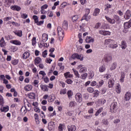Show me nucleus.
<instances>
[{"label":"nucleus","mask_w":131,"mask_h":131,"mask_svg":"<svg viewBox=\"0 0 131 131\" xmlns=\"http://www.w3.org/2000/svg\"><path fill=\"white\" fill-rule=\"evenodd\" d=\"M108 88H113L114 86V80L113 79L110 80L108 81Z\"/></svg>","instance_id":"nucleus-23"},{"label":"nucleus","mask_w":131,"mask_h":131,"mask_svg":"<svg viewBox=\"0 0 131 131\" xmlns=\"http://www.w3.org/2000/svg\"><path fill=\"white\" fill-rule=\"evenodd\" d=\"M18 63H19V60H18V59H15L11 61V63L13 65H17L18 64Z\"/></svg>","instance_id":"nucleus-39"},{"label":"nucleus","mask_w":131,"mask_h":131,"mask_svg":"<svg viewBox=\"0 0 131 131\" xmlns=\"http://www.w3.org/2000/svg\"><path fill=\"white\" fill-rule=\"evenodd\" d=\"M75 99L76 102L78 103H80L82 101V95L80 93H77L75 95Z\"/></svg>","instance_id":"nucleus-4"},{"label":"nucleus","mask_w":131,"mask_h":131,"mask_svg":"<svg viewBox=\"0 0 131 131\" xmlns=\"http://www.w3.org/2000/svg\"><path fill=\"white\" fill-rule=\"evenodd\" d=\"M74 112L73 111H69L67 113V115H69V116H72Z\"/></svg>","instance_id":"nucleus-56"},{"label":"nucleus","mask_w":131,"mask_h":131,"mask_svg":"<svg viewBox=\"0 0 131 131\" xmlns=\"http://www.w3.org/2000/svg\"><path fill=\"white\" fill-rule=\"evenodd\" d=\"M100 13V9L96 8L93 12V16H98Z\"/></svg>","instance_id":"nucleus-24"},{"label":"nucleus","mask_w":131,"mask_h":131,"mask_svg":"<svg viewBox=\"0 0 131 131\" xmlns=\"http://www.w3.org/2000/svg\"><path fill=\"white\" fill-rule=\"evenodd\" d=\"M67 95H68V98H70L72 96V92H71V91H68Z\"/></svg>","instance_id":"nucleus-50"},{"label":"nucleus","mask_w":131,"mask_h":131,"mask_svg":"<svg viewBox=\"0 0 131 131\" xmlns=\"http://www.w3.org/2000/svg\"><path fill=\"white\" fill-rule=\"evenodd\" d=\"M111 112L112 113H116V111L118 109V107L117 106V102H113L110 106Z\"/></svg>","instance_id":"nucleus-2"},{"label":"nucleus","mask_w":131,"mask_h":131,"mask_svg":"<svg viewBox=\"0 0 131 131\" xmlns=\"http://www.w3.org/2000/svg\"><path fill=\"white\" fill-rule=\"evenodd\" d=\"M37 25H38L39 26H40V25H41V24H43V20H41L40 21H38V20L37 21V23H36Z\"/></svg>","instance_id":"nucleus-59"},{"label":"nucleus","mask_w":131,"mask_h":131,"mask_svg":"<svg viewBox=\"0 0 131 131\" xmlns=\"http://www.w3.org/2000/svg\"><path fill=\"white\" fill-rule=\"evenodd\" d=\"M33 19L34 20L35 23H37V21H38V17L37 15H33Z\"/></svg>","instance_id":"nucleus-45"},{"label":"nucleus","mask_w":131,"mask_h":131,"mask_svg":"<svg viewBox=\"0 0 131 131\" xmlns=\"http://www.w3.org/2000/svg\"><path fill=\"white\" fill-rule=\"evenodd\" d=\"M78 55V54H77V53L73 54L72 55L71 57L70 58V60H71L72 59H77Z\"/></svg>","instance_id":"nucleus-40"},{"label":"nucleus","mask_w":131,"mask_h":131,"mask_svg":"<svg viewBox=\"0 0 131 131\" xmlns=\"http://www.w3.org/2000/svg\"><path fill=\"white\" fill-rule=\"evenodd\" d=\"M102 122L103 124H105V125H108V121L104 119L102 120Z\"/></svg>","instance_id":"nucleus-58"},{"label":"nucleus","mask_w":131,"mask_h":131,"mask_svg":"<svg viewBox=\"0 0 131 131\" xmlns=\"http://www.w3.org/2000/svg\"><path fill=\"white\" fill-rule=\"evenodd\" d=\"M125 77V74L124 72H122L121 74V78L120 79V81L121 82H123L124 81V78Z\"/></svg>","instance_id":"nucleus-20"},{"label":"nucleus","mask_w":131,"mask_h":131,"mask_svg":"<svg viewBox=\"0 0 131 131\" xmlns=\"http://www.w3.org/2000/svg\"><path fill=\"white\" fill-rule=\"evenodd\" d=\"M80 73H83V72H85L86 71V68L83 67L80 69Z\"/></svg>","instance_id":"nucleus-43"},{"label":"nucleus","mask_w":131,"mask_h":131,"mask_svg":"<svg viewBox=\"0 0 131 131\" xmlns=\"http://www.w3.org/2000/svg\"><path fill=\"white\" fill-rule=\"evenodd\" d=\"M40 88L43 92H48L49 89H48V86L47 85H40Z\"/></svg>","instance_id":"nucleus-21"},{"label":"nucleus","mask_w":131,"mask_h":131,"mask_svg":"<svg viewBox=\"0 0 131 131\" xmlns=\"http://www.w3.org/2000/svg\"><path fill=\"white\" fill-rule=\"evenodd\" d=\"M2 112H8L9 111V106L4 107L3 109H1Z\"/></svg>","instance_id":"nucleus-34"},{"label":"nucleus","mask_w":131,"mask_h":131,"mask_svg":"<svg viewBox=\"0 0 131 131\" xmlns=\"http://www.w3.org/2000/svg\"><path fill=\"white\" fill-rule=\"evenodd\" d=\"M112 7V5L110 4L106 5L105 10H108V9H111V8Z\"/></svg>","instance_id":"nucleus-54"},{"label":"nucleus","mask_w":131,"mask_h":131,"mask_svg":"<svg viewBox=\"0 0 131 131\" xmlns=\"http://www.w3.org/2000/svg\"><path fill=\"white\" fill-rule=\"evenodd\" d=\"M79 18V16L78 15H74L72 18V20L73 22H75L78 18Z\"/></svg>","instance_id":"nucleus-35"},{"label":"nucleus","mask_w":131,"mask_h":131,"mask_svg":"<svg viewBox=\"0 0 131 131\" xmlns=\"http://www.w3.org/2000/svg\"><path fill=\"white\" fill-rule=\"evenodd\" d=\"M0 46L2 47L5 46V39H4V38H2L0 40Z\"/></svg>","instance_id":"nucleus-36"},{"label":"nucleus","mask_w":131,"mask_h":131,"mask_svg":"<svg viewBox=\"0 0 131 131\" xmlns=\"http://www.w3.org/2000/svg\"><path fill=\"white\" fill-rule=\"evenodd\" d=\"M29 56H30V53L28 52H25L23 55V59H27L28 58H29Z\"/></svg>","instance_id":"nucleus-18"},{"label":"nucleus","mask_w":131,"mask_h":131,"mask_svg":"<svg viewBox=\"0 0 131 131\" xmlns=\"http://www.w3.org/2000/svg\"><path fill=\"white\" fill-rule=\"evenodd\" d=\"M39 74L42 75V76H46L47 75V74H46V72L43 71H41L39 72Z\"/></svg>","instance_id":"nucleus-51"},{"label":"nucleus","mask_w":131,"mask_h":131,"mask_svg":"<svg viewBox=\"0 0 131 131\" xmlns=\"http://www.w3.org/2000/svg\"><path fill=\"white\" fill-rule=\"evenodd\" d=\"M59 131H63V127H62V124H60L58 127Z\"/></svg>","instance_id":"nucleus-63"},{"label":"nucleus","mask_w":131,"mask_h":131,"mask_svg":"<svg viewBox=\"0 0 131 131\" xmlns=\"http://www.w3.org/2000/svg\"><path fill=\"white\" fill-rule=\"evenodd\" d=\"M66 93H67V90L66 89H62L60 92V95H66Z\"/></svg>","instance_id":"nucleus-44"},{"label":"nucleus","mask_w":131,"mask_h":131,"mask_svg":"<svg viewBox=\"0 0 131 131\" xmlns=\"http://www.w3.org/2000/svg\"><path fill=\"white\" fill-rule=\"evenodd\" d=\"M102 111H103V107L99 108V110L95 113V116H98V115H99V114H100Z\"/></svg>","instance_id":"nucleus-29"},{"label":"nucleus","mask_w":131,"mask_h":131,"mask_svg":"<svg viewBox=\"0 0 131 131\" xmlns=\"http://www.w3.org/2000/svg\"><path fill=\"white\" fill-rule=\"evenodd\" d=\"M130 27H131V18L128 21V22H126L124 24V28L125 29H128V28H130Z\"/></svg>","instance_id":"nucleus-7"},{"label":"nucleus","mask_w":131,"mask_h":131,"mask_svg":"<svg viewBox=\"0 0 131 131\" xmlns=\"http://www.w3.org/2000/svg\"><path fill=\"white\" fill-rule=\"evenodd\" d=\"M48 129L50 131H54V129H55V125H52V124H49Z\"/></svg>","instance_id":"nucleus-27"},{"label":"nucleus","mask_w":131,"mask_h":131,"mask_svg":"<svg viewBox=\"0 0 131 131\" xmlns=\"http://www.w3.org/2000/svg\"><path fill=\"white\" fill-rule=\"evenodd\" d=\"M77 59L78 60H80V61H83V55L81 54H78V55L77 56Z\"/></svg>","instance_id":"nucleus-30"},{"label":"nucleus","mask_w":131,"mask_h":131,"mask_svg":"<svg viewBox=\"0 0 131 131\" xmlns=\"http://www.w3.org/2000/svg\"><path fill=\"white\" fill-rule=\"evenodd\" d=\"M48 5L45 4L41 7V9L45 10L46 9H48Z\"/></svg>","instance_id":"nucleus-60"},{"label":"nucleus","mask_w":131,"mask_h":131,"mask_svg":"<svg viewBox=\"0 0 131 131\" xmlns=\"http://www.w3.org/2000/svg\"><path fill=\"white\" fill-rule=\"evenodd\" d=\"M130 97H131V93L129 92H127L124 96V99L125 101H128L130 100Z\"/></svg>","instance_id":"nucleus-10"},{"label":"nucleus","mask_w":131,"mask_h":131,"mask_svg":"<svg viewBox=\"0 0 131 131\" xmlns=\"http://www.w3.org/2000/svg\"><path fill=\"white\" fill-rule=\"evenodd\" d=\"M111 34V33L108 31H104L103 35L106 36V35H110Z\"/></svg>","instance_id":"nucleus-53"},{"label":"nucleus","mask_w":131,"mask_h":131,"mask_svg":"<svg viewBox=\"0 0 131 131\" xmlns=\"http://www.w3.org/2000/svg\"><path fill=\"white\" fill-rule=\"evenodd\" d=\"M10 8L11 10H13V11H17V12L21 10V7L18 5L11 6Z\"/></svg>","instance_id":"nucleus-6"},{"label":"nucleus","mask_w":131,"mask_h":131,"mask_svg":"<svg viewBox=\"0 0 131 131\" xmlns=\"http://www.w3.org/2000/svg\"><path fill=\"white\" fill-rule=\"evenodd\" d=\"M48 52L47 50H45L44 52L42 53V56L43 58H46L47 57V55H48Z\"/></svg>","instance_id":"nucleus-49"},{"label":"nucleus","mask_w":131,"mask_h":131,"mask_svg":"<svg viewBox=\"0 0 131 131\" xmlns=\"http://www.w3.org/2000/svg\"><path fill=\"white\" fill-rule=\"evenodd\" d=\"M20 111L24 114H26V113H27V109L26 108V106H25V108L21 107Z\"/></svg>","instance_id":"nucleus-31"},{"label":"nucleus","mask_w":131,"mask_h":131,"mask_svg":"<svg viewBox=\"0 0 131 131\" xmlns=\"http://www.w3.org/2000/svg\"><path fill=\"white\" fill-rule=\"evenodd\" d=\"M29 99H32V100H34L35 99V93H30L28 95Z\"/></svg>","instance_id":"nucleus-19"},{"label":"nucleus","mask_w":131,"mask_h":131,"mask_svg":"<svg viewBox=\"0 0 131 131\" xmlns=\"http://www.w3.org/2000/svg\"><path fill=\"white\" fill-rule=\"evenodd\" d=\"M131 14H130V11L129 10H127L126 11L125 15L124 16L125 19H129L130 18Z\"/></svg>","instance_id":"nucleus-14"},{"label":"nucleus","mask_w":131,"mask_h":131,"mask_svg":"<svg viewBox=\"0 0 131 131\" xmlns=\"http://www.w3.org/2000/svg\"><path fill=\"white\" fill-rule=\"evenodd\" d=\"M104 60L105 62H107V63L108 62H110L112 61V56H111V54H105L104 55Z\"/></svg>","instance_id":"nucleus-5"},{"label":"nucleus","mask_w":131,"mask_h":131,"mask_svg":"<svg viewBox=\"0 0 131 131\" xmlns=\"http://www.w3.org/2000/svg\"><path fill=\"white\" fill-rule=\"evenodd\" d=\"M87 91L88 92H89V93H94V92L95 91V90H94V88L92 87H89L87 89Z\"/></svg>","instance_id":"nucleus-38"},{"label":"nucleus","mask_w":131,"mask_h":131,"mask_svg":"<svg viewBox=\"0 0 131 131\" xmlns=\"http://www.w3.org/2000/svg\"><path fill=\"white\" fill-rule=\"evenodd\" d=\"M76 102L75 101H72L69 103V107H74L75 106Z\"/></svg>","instance_id":"nucleus-37"},{"label":"nucleus","mask_w":131,"mask_h":131,"mask_svg":"<svg viewBox=\"0 0 131 131\" xmlns=\"http://www.w3.org/2000/svg\"><path fill=\"white\" fill-rule=\"evenodd\" d=\"M106 70L105 66H102L99 68V72H104Z\"/></svg>","instance_id":"nucleus-32"},{"label":"nucleus","mask_w":131,"mask_h":131,"mask_svg":"<svg viewBox=\"0 0 131 131\" xmlns=\"http://www.w3.org/2000/svg\"><path fill=\"white\" fill-rule=\"evenodd\" d=\"M42 47H46V43H40L39 45V47L41 49V48H42Z\"/></svg>","instance_id":"nucleus-61"},{"label":"nucleus","mask_w":131,"mask_h":131,"mask_svg":"<svg viewBox=\"0 0 131 131\" xmlns=\"http://www.w3.org/2000/svg\"><path fill=\"white\" fill-rule=\"evenodd\" d=\"M49 52L51 53L49 54V56H52V54H53V52H55V48H51L50 49Z\"/></svg>","instance_id":"nucleus-48"},{"label":"nucleus","mask_w":131,"mask_h":131,"mask_svg":"<svg viewBox=\"0 0 131 131\" xmlns=\"http://www.w3.org/2000/svg\"><path fill=\"white\" fill-rule=\"evenodd\" d=\"M90 9H86V13L84 15L82 18L81 19V21L83 20H86V21H89L90 19H91V16H89V14H90Z\"/></svg>","instance_id":"nucleus-3"},{"label":"nucleus","mask_w":131,"mask_h":131,"mask_svg":"<svg viewBox=\"0 0 131 131\" xmlns=\"http://www.w3.org/2000/svg\"><path fill=\"white\" fill-rule=\"evenodd\" d=\"M116 89L117 90V94H120V92H121V89H120V85H117L116 87Z\"/></svg>","instance_id":"nucleus-28"},{"label":"nucleus","mask_w":131,"mask_h":131,"mask_svg":"<svg viewBox=\"0 0 131 131\" xmlns=\"http://www.w3.org/2000/svg\"><path fill=\"white\" fill-rule=\"evenodd\" d=\"M50 99H49V102H53L54 101V96H50Z\"/></svg>","instance_id":"nucleus-64"},{"label":"nucleus","mask_w":131,"mask_h":131,"mask_svg":"<svg viewBox=\"0 0 131 131\" xmlns=\"http://www.w3.org/2000/svg\"><path fill=\"white\" fill-rule=\"evenodd\" d=\"M11 43H13V45H16V46H20L21 42L19 40H14L11 42Z\"/></svg>","instance_id":"nucleus-22"},{"label":"nucleus","mask_w":131,"mask_h":131,"mask_svg":"<svg viewBox=\"0 0 131 131\" xmlns=\"http://www.w3.org/2000/svg\"><path fill=\"white\" fill-rule=\"evenodd\" d=\"M82 50H83L82 47H79L77 48V51L78 53H79V52H81L82 51Z\"/></svg>","instance_id":"nucleus-62"},{"label":"nucleus","mask_w":131,"mask_h":131,"mask_svg":"<svg viewBox=\"0 0 131 131\" xmlns=\"http://www.w3.org/2000/svg\"><path fill=\"white\" fill-rule=\"evenodd\" d=\"M95 75V74L94 73V72L90 71L89 73V78L90 79H92L94 77V76Z\"/></svg>","instance_id":"nucleus-41"},{"label":"nucleus","mask_w":131,"mask_h":131,"mask_svg":"<svg viewBox=\"0 0 131 131\" xmlns=\"http://www.w3.org/2000/svg\"><path fill=\"white\" fill-rule=\"evenodd\" d=\"M104 80H101L99 82V86H101L102 85L104 84Z\"/></svg>","instance_id":"nucleus-57"},{"label":"nucleus","mask_w":131,"mask_h":131,"mask_svg":"<svg viewBox=\"0 0 131 131\" xmlns=\"http://www.w3.org/2000/svg\"><path fill=\"white\" fill-rule=\"evenodd\" d=\"M117 67V63L116 62H114L111 67V70H115L116 69V68Z\"/></svg>","instance_id":"nucleus-26"},{"label":"nucleus","mask_w":131,"mask_h":131,"mask_svg":"<svg viewBox=\"0 0 131 131\" xmlns=\"http://www.w3.org/2000/svg\"><path fill=\"white\" fill-rule=\"evenodd\" d=\"M68 130L69 131H75L76 130V126L74 125H71L68 126Z\"/></svg>","instance_id":"nucleus-16"},{"label":"nucleus","mask_w":131,"mask_h":131,"mask_svg":"<svg viewBox=\"0 0 131 131\" xmlns=\"http://www.w3.org/2000/svg\"><path fill=\"white\" fill-rule=\"evenodd\" d=\"M25 90L26 92H29V91H31L32 90V85H27L25 86Z\"/></svg>","instance_id":"nucleus-25"},{"label":"nucleus","mask_w":131,"mask_h":131,"mask_svg":"<svg viewBox=\"0 0 131 131\" xmlns=\"http://www.w3.org/2000/svg\"><path fill=\"white\" fill-rule=\"evenodd\" d=\"M58 35L59 37V39L60 41H62L63 38H64V31L62 29L61 27H57Z\"/></svg>","instance_id":"nucleus-1"},{"label":"nucleus","mask_w":131,"mask_h":131,"mask_svg":"<svg viewBox=\"0 0 131 131\" xmlns=\"http://www.w3.org/2000/svg\"><path fill=\"white\" fill-rule=\"evenodd\" d=\"M85 41L86 43H90V42H94V41H95V39L91 36H87L85 39Z\"/></svg>","instance_id":"nucleus-8"},{"label":"nucleus","mask_w":131,"mask_h":131,"mask_svg":"<svg viewBox=\"0 0 131 131\" xmlns=\"http://www.w3.org/2000/svg\"><path fill=\"white\" fill-rule=\"evenodd\" d=\"M88 77V74L85 73L81 75V78L82 79H85Z\"/></svg>","instance_id":"nucleus-47"},{"label":"nucleus","mask_w":131,"mask_h":131,"mask_svg":"<svg viewBox=\"0 0 131 131\" xmlns=\"http://www.w3.org/2000/svg\"><path fill=\"white\" fill-rule=\"evenodd\" d=\"M114 41L111 39H105L104 41L105 45H108L111 43H114Z\"/></svg>","instance_id":"nucleus-17"},{"label":"nucleus","mask_w":131,"mask_h":131,"mask_svg":"<svg viewBox=\"0 0 131 131\" xmlns=\"http://www.w3.org/2000/svg\"><path fill=\"white\" fill-rule=\"evenodd\" d=\"M32 46H35V45H36V37H33L32 39Z\"/></svg>","instance_id":"nucleus-33"},{"label":"nucleus","mask_w":131,"mask_h":131,"mask_svg":"<svg viewBox=\"0 0 131 131\" xmlns=\"http://www.w3.org/2000/svg\"><path fill=\"white\" fill-rule=\"evenodd\" d=\"M14 33L16 34V35H17V36H19V37L22 36V31H20L19 32H15Z\"/></svg>","instance_id":"nucleus-42"},{"label":"nucleus","mask_w":131,"mask_h":131,"mask_svg":"<svg viewBox=\"0 0 131 131\" xmlns=\"http://www.w3.org/2000/svg\"><path fill=\"white\" fill-rule=\"evenodd\" d=\"M21 17L23 19H26L28 17V15L26 13H23L21 14Z\"/></svg>","instance_id":"nucleus-46"},{"label":"nucleus","mask_w":131,"mask_h":131,"mask_svg":"<svg viewBox=\"0 0 131 131\" xmlns=\"http://www.w3.org/2000/svg\"><path fill=\"white\" fill-rule=\"evenodd\" d=\"M105 18L107 20V22L110 23V24H115V19L111 18L110 17L107 16H105Z\"/></svg>","instance_id":"nucleus-9"},{"label":"nucleus","mask_w":131,"mask_h":131,"mask_svg":"<svg viewBox=\"0 0 131 131\" xmlns=\"http://www.w3.org/2000/svg\"><path fill=\"white\" fill-rule=\"evenodd\" d=\"M66 82H67V83L68 84H71V83H72V82H73V81L72 80H71V79H69L66 80Z\"/></svg>","instance_id":"nucleus-52"},{"label":"nucleus","mask_w":131,"mask_h":131,"mask_svg":"<svg viewBox=\"0 0 131 131\" xmlns=\"http://www.w3.org/2000/svg\"><path fill=\"white\" fill-rule=\"evenodd\" d=\"M62 28L64 30H67L68 29V22L66 20H64L62 23Z\"/></svg>","instance_id":"nucleus-13"},{"label":"nucleus","mask_w":131,"mask_h":131,"mask_svg":"<svg viewBox=\"0 0 131 131\" xmlns=\"http://www.w3.org/2000/svg\"><path fill=\"white\" fill-rule=\"evenodd\" d=\"M110 77H111V75L109 74H106L104 76V78H106V79H109V78H110Z\"/></svg>","instance_id":"nucleus-55"},{"label":"nucleus","mask_w":131,"mask_h":131,"mask_svg":"<svg viewBox=\"0 0 131 131\" xmlns=\"http://www.w3.org/2000/svg\"><path fill=\"white\" fill-rule=\"evenodd\" d=\"M121 47L122 50H125L127 47L126 42L125 41H122L121 43Z\"/></svg>","instance_id":"nucleus-15"},{"label":"nucleus","mask_w":131,"mask_h":131,"mask_svg":"<svg viewBox=\"0 0 131 131\" xmlns=\"http://www.w3.org/2000/svg\"><path fill=\"white\" fill-rule=\"evenodd\" d=\"M40 62H41V59L39 57H36L34 60L35 65H38V64H40Z\"/></svg>","instance_id":"nucleus-12"},{"label":"nucleus","mask_w":131,"mask_h":131,"mask_svg":"<svg viewBox=\"0 0 131 131\" xmlns=\"http://www.w3.org/2000/svg\"><path fill=\"white\" fill-rule=\"evenodd\" d=\"M48 39V34L44 33L42 35V40L41 41L43 42H46L47 40Z\"/></svg>","instance_id":"nucleus-11"}]
</instances>
